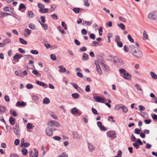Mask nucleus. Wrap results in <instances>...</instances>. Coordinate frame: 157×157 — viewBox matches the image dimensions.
<instances>
[{"label":"nucleus","instance_id":"f257e3e1","mask_svg":"<svg viewBox=\"0 0 157 157\" xmlns=\"http://www.w3.org/2000/svg\"><path fill=\"white\" fill-rule=\"evenodd\" d=\"M148 17L149 19L155 21L157 19V14L155 11L150 12L148 14Z\"/></svg>","mask_w":157,"mask_h":157},{"label":"nucleus","instance_id":"f03ea898","mask_svg":"<svg viewBox=\"0 0 157 157\" xmlns=\"http://www.w3.org/2000/svg\"><path fill=\"white\" fill-rule=\"evenodd\" d=\"M113 61L115 63H118L119 65H121L123 64L124 62L122 59L120 58L117 56H114L113 58Z\"/></svg>","mask_w":157,"mask_h":157},{"label":"nucleus","instance_id":"7ed1b4c3","mask_svg":"<svg viewBox=\"0 0 157 157\" xmlns=\"http://www.w3.org/2000/svg\"><path fill=\"white\" fill-rule=\"evenodd\" d=\"M47 125L50 126H55L57 127H59L60 126V124L59 123L56 121L53 120H50L48 121V122Z\"/></svg>","mask_w":157,"mask_h":157},{"label":"nucleus","instance_id":"20e7f679","mask_svg":"<svg viewBox=\"0 0 157 157\" xmlns=\"http://www.w3.org/2000/svg\"><path fill=\"white\" fill-rule=\"evenodd\" d=\"M13 130L14 133L18 137L19 136L20 132V129L18 124H16L13 127Z\"/></svg>","mask_w":157,"mask_h":157},{"label":"nucleus","instance_id":"39448f33","mask_svg":"<svg viewBox=\"0 0 157 157\" xmlns=\"http://www.w3.org/2000/svg\"><path fill=\"white\" fill-rule=\"evenodd\" d=\"M101 64L103 70L105 71H109L110 68L109 67L106 65L104 60H101Z\"/></svg>","mask_w":157,"mask_h":157},{"label":"nucleus","instance_id":"423d86ee","mask_svg":"<svg viewBox=\"0 0 157 157\" xmlns=\"http://www.w3.org/2000/svg\"><path fill=\"white\" fill-rule=\"evenodd\" d=\"M107 136L108 137L112 138H115L117 137V136L115 131H109L107 133Z\"/></svg>","mask_w":157,"mask_h":157},{"label":"nucleus","instance_id":"0eeeda50","mask_svg":"<svg viewBox=\"0 0 157 157\" xmlns=\"http://www.w3.org/2000/svg\"><path fill=\"white\" fill-rule=\"evenodd\" d=\"M132 55L137 57H140L143 55L142 52L138 48L136 50L135 52H134Z\"/></svg>","mask_w":157,"mask_h":157},{"label":"nucleus","instance_id":"6e6552de","mask_svg":"<svg viewBox=\"0 0 157 157\" xmlns=\"http://www.w3.org/2000/svg\"><path fill=\"white\" fill-rule=\"evenodd\" d=\"M94 99L97 102L103 103L104 102V100L103 98L100 96H94Z\"/></svg>","mask_w":157,"mask_h":157},{"label":"nucleus","instance_id":"1a4fd4ad","mask_svg":"<svg viewBox=\"0 0 157 157\" xmlns=\"http://www.w3.org/2000/svg\"><path fill=\"white\" fill-rule=\"evenodd\" d=\"M46 134L49 136H52L53 134V132L51 128L48 127L46 128L45 131Z\"/></svg>","mask_w":157,"mask_h":157},{"label":"nucleus","instance_id":"9d476101","mask_svg":"<svg viewBox=\"0 0 157 157\" xmlns=\"http://www.w3.org/2000/svg\"><path fill=\"white\" fill-rule=\"evenodd\" d=\"M137 49L136 47L133 45H131L129 46L128 50L129 52L132 54H133L134 52H136Z\"/></svg>","mask_w":157,"mask_h":157},{"label":"nucleus","instance_id":"9b49d317","mask_svg":"<svg viewBox=\"0 0 157 157\" xmlns=\"http://www.w3.org/2000/svg\"><path fill=\"white\" fill-rule=\"evenodd\" d=\"M26 8V7L25 5L24 4L21 3L19 5L18 10L22 12H24Z\"/></svg>","mask_w":157,"mask_h":157},{"label":"nucleus","instance_id":"f8f14e48","mask_svg":"<svg viewBox=\"0 0 157 157\" xmlns=\"http://www.w3.org/2000/svg\"><path fill=\"white\" fill-rule=\"evenodd\" d=\"M72 135L73 138L75 139H79L81 138V136L76 132H74Z\"/></svg>","mask_w":157,"mask_h":157},{"label":"nucleus","instance_id":"ddd939ff","mask_svg":"<svg viewBox=\"0 0 157 157\" xmlns=\"http://www.w3.org/2000/svg\"><path fill=\"white\" fill-rule=\"evenodd\" d=\"M26 105V103L24 101H22L20 102V101H18L16 103V106L19 107H25Z\"/></svg>","mask_w":157,"mask_h":157},{"label":"nucleus","instance_id":"4468645a","mask_svg":"<svg viewBox=\"0 0 157 157\" xmlns=\"http://www.w3.org/2000/svg\"><path fill=\"white\" fill-rule=\"evenodd\" d=\"M36 83L40 86L44 87L45 88H46L48 87L47 84L43 82H42L39 81L37 80L36 82Z\"/></svg>","mask_w":157,"mask_h":157},{"label":"nucleus","instance_id":"2eb2a0df","mask_svg":"<svg viewBox=\"0 0 157 157\" xmlns=\"http://www.w3.org/2000/svg\"><path fill=\"white\" fill-rule=\"evenodd\" d=\"M8 15H11L10 13H9L6 12H0V17L4 18L5 16Z\"/></svg>","mask_w":157,"mask_h":157},{"label":"nucleus","instance_id":"dca6fc26","mask_svg":"<svg viewBox=\"0 0 157 157\" xmlns=\"http://www.w3.org/2000/svg\"><path fill=\"white\" fill-rule=\"evenodd\" d=\"M96 65V69L97 71L98 72L99 74L101 75L102 74V71L100 68V66L99 64H97L95 63Z\"/></svg>","mask_w":157,"mask_h":157},{"label":"nucleus","instance_id":"f3484780","mask_svg":"<svg viewBox=\"0 0 157 157\" xmlns=\"http://www.w3.org/2000/svg\"><path fill=\"white\" fill-rule=\"evenodd\" d=\"M78 109L75 108L74 107L73 108L71 111V113L73 114H78Z\"/></svg>","mask_w":157,"mask_h":157},{"label":"nucleus","instance_id":"a211bd4d","mask_svg":"<svg viewBox=\"0 0 157 157\" xmlns=\"http://www.w3.org/2000/svg\"><path fill=\"white\" fill-rule=\"evenodd\" d=\"M9 122L11 125H13L15 124V119L11 116L9 118Z\"/></svg>","mask_w":157,"mask_h":157},{"label":"nucleus","instance_id":"6ab92c4d","mask_svg":"<svg viewBox=\"0 0 157 157\" xmlns=\"http://www.w3.org/2000/svg\"><path fill=\"white\" fill-rule=\"evenodd\" d=\"M125 74V75H124L123 76L124 78L128 80H130L131 79V75L128 73L126 72Z\"/></svg>","mask_w":157,"mask_h":157},{"label":"nucleus","instance_id":"aec40b11","mask_svg":"<svg viewBox=\"0 0 157 157\" xmlns=\"http://www.w3.org/2000/svg\"><path fill=\"white\" fill-rule=\"evenodd\" d=\"M48 9L47 8H44L42 9H39V11L40 13H48Z\"/></svg>","mask_w":157,"mask_h":157},{"label":"nucleus","instance_id":"412c9836","mask_svg":"<svg viewBox=\"0 0 157 157\" xmlns=\"http://www.w3.org/2000/svg\"><path fill=\"white\" fill-rule=\"evenodd\" d=\"M59 71L60 72H64L66 71V69L62 65H60L59 66Z\"/></svg>","mask_w":157,"mask_h":157},{"label":"nucleus","instance_id":"4be33fe9","mask_svg":"<svg viewBox=\"0 0 157 157\" xmlns=\"http://www.w3.org/2000/svg\"><path fill=\"white\" fill-rule=\"evenodd\" d=\"M31 30L28 29H25L24 33V35L25 36H27L28 35L31 33Z\"/></svg>","mask_w":157,"mask_h":157},{"label":"nucleus","instance_id":"5701e85b","mask_svg":"<svg viewBox=\"0 0 157 157\" xmlns=\"http://www.w3.org/2000/svg\"><path fill=\"white\" fill-rule=\"evenodd\" d=\"M143 38L144 40H147L148 39V36L147 32L144 30L143 33Z\"/></svg>","mask_w":157,"mask_h":157},{"label":"nucleus","instance_id":"b1692460","mask_svg":"<svg viewBox=\"0 0 157 157\" xmlns=\"http://www.w3.org/2000/svg\"><path fill=\"white\" fill-rule=\"evenodd\" d=\"M89 56L86 53H84L83 54L82 59L84 61L87 60L88 59Z\"/></svg>","mask_w":157,"mask_h":157},{"label":"nucleus","instance_id":"393cba45","mask_svg":"<svg viewBox=\"0 0 157 157\" xmlns=\"http://www.w3.org/2000/svg\"><path fill=\"white\" fill-rule=\"evenodd\" d=\"M6 108L4 106L0 105V113H3L5 112Z\"/></svg>","mask_w":157,"mask_h":157},{"label":"nucleus","instance_id":"a878e982","mask_svg":"<svg viewBox=\"0 0 157 157\" xmlns=\"http://www.w3.org/2000/svg\"><path fill=\"white\" fill-rule=\"evenodd\" d=\"M15 74L16 75L19 77H23L22 73L21 71H15Z\"/></svg>","mask_w":157,"mask_h":157},{"label":"nucleus","instance_id":"bb28decb","mask_svg":"<svg viewBox=\"0 0 157 157\" xmlns=\"http://www.w3.org/2000/svg\"><path fill=\"white\" fill-rule=\"evenodd\" d=\"M22 57V56L21 54H19L17 53H16L13 57V59L14 60L17 59L21 58Z\"/></svg>","mask_w":157,"mask_h":157},{"label":"nucleus","instance_id":"cd10ccee","mask_svg":"<svg viewBox=\"0 0 157 157\" xmlns=\"http://www.w3.org/2000/svg\"><path fill=\"white\" fill-rule=\"evenodd\" d=\"M121 109H122L123 112L124 113H126L128 111V109L127 107L123 105H121Z\"/></svg>","mask_w":157,"mask_h":157},{"label":"nucleus","instance_id":"c85d7f7f","mask_svg":"<svg viewBox=\"0 0 157 157\" xmlns=\"http://www.w3.org/2000/svg\"><path fill=\"white\" fill-rule=\"evenodd\" d=\"M88 145L89 149L90 151H92L94 149V147L93 145L88 143Z\"/></svg>","mask_w":157,"mask_h":157},{"label":"nucleus","instance_id":"c756f323","mask_svg":"<svg viewBox=\"0 0 157 157\" xmlns=\"http://www.w3.org/2000/svg\"><path fill=\"white\" fill-rule=\"evenodd\" d=\"M39 22L40 23L42 27L45 30H47L48 29V25L46 24H42L40 22V21H39Z\"/></svg>","mask_w":157,"mask_h":157},{"label":"nucleus","instance_id":"7c9ffc66","mask_svg":"<svg viewBox=\"0 0 157 157\" xmlns=\"http://www.w3.org/2000/svg\"><path fill=\"white\" fill-rule=\"evenodd\" d=\"M71 96L73 98L75 99H78L80 96L79 94L77 93H73L72 94Z\"/></svg>","mask_w":157,"mask_h":157},{"label":"nucleus","instance_id":"2f4dec72","mask_svg":"<svg viewBox=\"0 0 157 157\" xmlns=\"http://www.w3.org/2000/svg\"><path fill=\"white\" fill-rule=\"evenodd\" d=\"M151 75V77L154 79H157V75L153 71L150 72Z\"/></svg>","mask_w":157,"mask_h":157},{"label":"nucleus","instance_id":"473e14b6","mask_svg":"<svg viewBox=\"0 0 157 157\" xmlns=\"http://www.w3.org/2000/svg\"><path fill=\"white\" fill-rule=\"evenodd\" d=\"M50 102L49 99L47 98H44L43 100V103L44 104H48Z\"/></svg>","mask_w":157,"mask_h":157},{"label":"nucleus","instance_id":"72a5a7b5","mask_svg":"<svg viewBox=\"0 0 157 157\" xmlns=\"http://www.w3.org/2000/svg\"><path fill=\"white\" fill-rule=\"evenodd\" d=\"M28 16L30 18H32L34 16L32 11H29L27 13Z\"/></svg>","mask_w":157,"mask_h":157},{"label":"nucleus","instance_id":"f704fd0d","mask_svg":"<svg viewBox=\"0 0 157 157\" xmlns=\"http://www.w3.org/2000/svg\"><path fill=\"white\" fill-rule=\"evenodd\" d=\"M117 25L118 27L120 28L122 30H124L125 29V25L122 23L120 24H118Z\"/></svg>","mask_w":157,"mask_h":157},{"label":"nucleus","instance_id":"c9c22d12","mask_svg":"<svg viewBox=\"0 0 157 157\" xmlns=\"http://www.w3.org/2000/svg\"><path fill=\"white\" fill-rule=\"evenodd\" d=\"M19 41L20 42H21V43L22 44L26 45L27 44V42L26 41L24 40L22 38H19Z\"/></svg>","mask_w":157,"mask_h":157},{"label":"nucleus","instance_id":"e433bc0d","mask_svg":"<svg viewBox=\"0 0 157 157\" xmlns=\"http://www.w3.org/2000/svg\"><path fill=\"white\" fill-rule=\"evenodd\" d=\"M80 10V8H75L73 9V10L75 13H79Z\"/></svg>","mask_w":157,"mask_h":157},{"label":"nucleus","instance_id":"4c0bfd02","mask_svg":"<svg viewBox=\"0 0 157 157\" xmlns=\"http://www.w3.org/2000/svg\"><path fill=\"white\" fill-rule=\"evenodd\" d=\"M57 29L62 34H64L65 33L64 31L63 30V28L61 26H59L57 27Z\"/></svg>","mask_w":157,"mask_h":157},{"label":"nucleus","instance_id":"58836bf2","mask_svg":"<svg viewBox=\"0 0 157 157\" xmlns=\"http://www.w3.org/2000/svg\"><path fill=\"white\" fill-rule=\"evenodd\" d=\"M11 42V40L9 39H6L3 40L4 45Z\"/></svg>","mask_w":157,"mask_h":157},{"label":"nucleus","instance_id":"ea45409f","mask_svg":"<svg viewBox=\"0 0 157 157\" xmlns=\"http://www.w3.org/2000/svg\"><path fill=\"white\" fill-rule=\"evenodd\" d=\"M22 154L24 155H26L28 153V151L27 149L23 148L21 151Z\"/></svg>","mask_w":157,"mask_h":157},{"label":"nucleus","instance_id":"a19ab883","mask_svg":"<svg viewBox=\"0 0 157 157\" xmlns=\"http://www.w3.org/2000/svg\"><path fill=\"white\" fill-rule=\"evenodd\" d=\"M121 105H122L120 104L116 105L114 107V109L116 110H119V109H121Z\"/></svg>","mask_w":157,"mask_h":157},{"label":"nucleus","instance_id":"79ce46f5","mask_svg":"<svg viewBox=\"0 0 157 157\" xmlns=\"http://www.w3.org/2000/svg\"><path fill=\"white\" fill-rule=\"evenodd\" d=\"M34 126H33V124L30 123H28L27 124V128L29 129H33Z\"/></svg>","mask_w":157,"mask_h":157},{"label":"nucleus","instance_id":"37998d69","mask_svg":"<svg viewBox=\"0 0 157 157\" xmlns=\"http://www.w3.org/2000/svg\"><path fill=\"white\" fill-rule=\"evenodd\" d=\"M37 6L40 9H42L45 7V6L41 3H38L37 4Z\"/></svg>","mask_w":157,"mask_h":157},{"label":"nucleus","instance_id":"c03bdc74","mask_svg":"<svg viewBox=\"0 0 157 157\" xmlns=\"http://www.w3.org/2000/svg\"><path fill=\"white\" fill-rule=\"evenodd\" d=\"M135 86L137 90H140L141 91H142V90L141 88V86L140 85L138 84H135Z\"/></svg>","mask_w":157,"mask_h":157},{"label":"nucleus","instance_id":"a18cd8bd","mask_svg":"<svg viewBox=\"0 0 157 157\" xmlns=\"http://www.w3.org/2000/svg\"><path fill=\"white\" fill-rule=\"evenodd\" d=\"M141 132L140 129H139L138 128H136L134 131V133L135 134H139L140 133V132Z\"/></svg>","mask_w":157,"mask_h":157},{"label":"nucleus","instance_id":"49530a36","mask_svg":"<svg viewBox=\"0 0 157 157\" xmlns=\"http://www.w3.org/2000/svg\"><path fill=\"white\" fill-rule=\"evenodd\" d=\"M29 27L30 29H34L36 28V26L33 24L32 23L29 24Z\"/></svg>","mask_w":157,"mask_h":157},{"label":"nucleus","instance_id":"de8ad7c7","mask_svg":"<svg viewBox=\"0 0 157 157\" xmlns=\"http://www.w3.org/2000/svg\"><path fill=\"white\" fill-rule=\"evenodd\" d=\"M26 87L28 89H31L33 88V86L32 84L31 83H28L27 84Z\"/></svg>","mask_w":157,"mask_h":157},{"label":"nucleus","instance_id":"09e8293b","mask_svg":"<svg viewBox=\"0 0 157 157\" xmlns=\"http://www.w3.org/2000/svg\"><path fill=\"white\" fill-rule=\"evenodd\" d=\"M50 57L51 59L55 61L56 59V56L54 54H51L50 55Z\"/></svg>","mask_w":157,"mask_h":157},{"label":"nucleus","instance_id":"8fccbe9b","mask_svg":"<svg viewBox=\"0 0 157 157\" xmlns=\"http://www.w3.org/2000/svg\"><path fill=\"white\" fill-rule=\"evenodd\" d=\"M119 72L120 73L123 74L124 75H125V73H126V70L124 69H120L119 70Z\"/></svg>","mask_w":157,"mask_h":157},{"label":"nucleus","instance_id":"3c124183","mask_svg":"<svg viewBox=\"0 0 157 157\" xmlns=\"http://www.w3.org/2000/svg\"><path fill=\"white\" fill-rule=\"evenodd\" d=\"M92 111L93 113L94 114L97 115H98L99 114L97 110L93 107L92 108Z\"/></svg>","mask_w":157,"mask_h":157},{"label":"nucleus","instance_id":"603ef678","mask_svg":"<svg viewBox=\"0 0 157 157\" xmlns=\"http://www.w3.org/2000/svg\"><path fill=\"white\" fill-rule=\"evenodd\" d=\"M140 114L144 118H146V117L145 116H147V113L146 112H143L142 113H140Z\"/></svg>","mask_w":157,"mask_h":157},{"label":"nucleus","instance_id":"864d4df0","mask_svg":"<svg viewBox=\"0 0 157 157\" xmlns=\"http://www.w3.org/2000/svg\"><path fill=\"white\" fill-rule=\"evenodd\" d=\"M34 150H35V151L33 153L34 155L33 157H37L38 155V151L36 150V148H34Z\"/></svg>","mask_w":157,"mask_h":157},{"label":"nucleus","instance_id":"5fc2aeb1","mask_svg":"<svg viewBox=\"0 0 157 157\" xmlns=\"http://www.w3.org/2000/svg\"><path fill=\"white\" fill-rule=\"evenodd\" d=\"M32 99L35 102H36L38 101L39 99V98L36 96L34 95L32 97Z\"/></svg>","mask_w":157,"mask_h":157},{"label":"nucleus","instance_id":"6e6d98bb","mask_svg":"<svg viewBox=\"0 0 157 157\" xmlns=\"http://www.w3.org/2000/svg\"><path fill=\"white\" fill-rule=\"evenodd\" d=\"M117 46L120 48L122 47L123 45L122 43L120 41H117Z\"/></svg>","mask_w":157,"mask_h":157},{"label":"nucleus","instance_id":"4d7b16f0","mask_svg":"<svg viewBox=\"0 0 157 157\" xmlns=\"http://www.w3.org/2000/svg\"><path fill=\"white\" fill-rule=\"evenodd\" d=\"M54 140L57 141H60L61 140V138L58 136H56L53 137Z\"/></svg>","mask_w":157,"mask_h":157},{"label":"nucleus","instance_id":"13d9d810","mask_svg":"<svg viewBox=\"0 0 157 157\" xmlns=\"http://www.w3.org/2000/svg\"><path fill=\"white\" fill-rule=\"evenodd\" d=\"M68 155L65 152H63L59 156V157H67Z\"/></svg>","mask_w":157,"mask_h":157},{"label":"nucleus","instance_id":"bf43d9fd","mask_svg":"<svg viewBox=\"0 0 157 157\" xmlns=\"http://www.w3.org/2000/svg\"><path fill=\"white\" fill-rule=\"evenodd\" d=\"M138 107L139 109V111L141 112L142 111H144L145 109V108L142 105H139Z\"/></svg>","mask_w":157,"mask_h":157},{"label":"nucleus","instance_id":"052dcab7","mask_svg":"<svg viewBox=\"0 0 157 157\" xmlns=\"http://www.w3.org/2000/svg\"><path fill=\"white\" fill-rule=\"evenodd\" d=\"M90 86L89 85H87L85 89V90L86 92H89L90 91Z\"/></svg>","mask_w":157,"mask_h":157},{"label":"nucleus","instance_id":"680f3d73","mask_svg":"<svg viewBox=\"0 0 157 157\" xmlns=\"http://www.w3.org/2000/svg\"><path fill=\"white\" fill-rule=\"evenodd\" d=\"M133 146L136 149H138L139 148V145L137 143H133L132 144Z\"/></svg>","mask_w":157,"mask_h":157},{"label":"nucleus","instance_id":"e2e57ef3","mask_svg":"<svg viewBox=\"0 0 157 157\" xmlns=\"http://www.w3.org/2000/svg\"><path fill=\"white\" fill-rule=\"evenodd\" d=\"M84 3V6H89L90 4L88 2V0H83Z\"/></svg>","mask_w":157,"mask_h":157},{"label":"nucleus","instance_id":"0e129e2a","mask_svg":"<svg viewBox=\"0 0 157 157\" xmlns=\"http://www.w3.org/2000/svg\"><path fill=\"white\" fill-rule=\"evenodd\" d=\"M128 40L132 43H133L134 42V40L132 38L131 36L128 35Z\"/></svg>","mask_w":157,"mask_h":157},{"label":"nucleus","instance_id":"69168bd1","mask_svg":"<svg viewBox=\"0 0 157 157\" xmlns=\"http://www.w3.org/2000/svg\"><path fill=\"white\" fill-rule=\"evenodd\" d=\"M32 73L36 75H37L39 74V73L38 71L37 70H36V69L33 70L32 71Z\"/></svg>","mask_w":157,"mask_h":157},{"label":"nucleus","instance_id":"338daca9","mask_svg":"<svg viewBox=\"0 0 157 157\" xmlns=\"http://www.w3.org/2000/svg\"><path fill=\"white\" fill-rule=\"evenodd\" d=\"M45 17L44 16H41L40 17V19L41 20V22L43 23H44L45 22Z\"/></svg>","mask_w":157,"mask_h":157},{"label":"nucleus","instance_id":"774afa93","mask_svg":"<svg viewBox=\"0 0 157 157\" xmlns=\"http://www.w3.org/2000/svg\"><path fill=\"white\" fill-rule=\"evenodd\" d=\"M30 52L32 54H33L37 55L38 54V52L36 50H32Z\"/></svg>","mask_w":157,"mask_h":157}]
</instances>
